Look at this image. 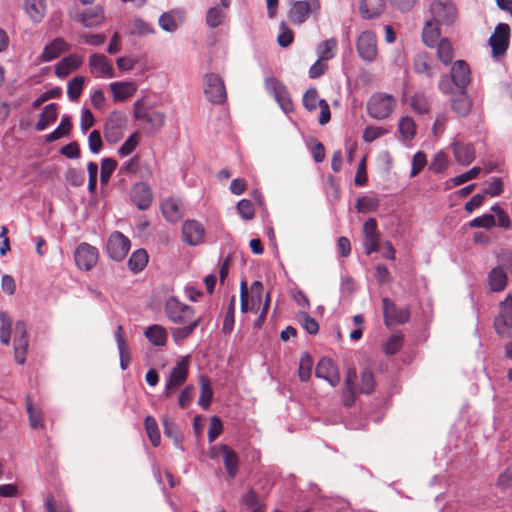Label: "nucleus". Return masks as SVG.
<instances>
[{"label":"nucleus","instance_id":"51","mask_svg":"<svg viewBox=\"0 0 512 512\" xmlns=\"http://www.w3.org/2000/svg\"><path fill=\"white\" fill-rule=\"evenodd\" d=\"M375 389L374 374L371 369L365 368L361 372V383L359 387L360 393L371 394Z\"/></svg>","mask_w":512,"mask_h":512},{"label":"nucleus","instance_id":"15","mask_svg":"<svg viewBox=\"0 0 512 512\" xmlns=\"http://www.w3.org/2000/svg\"><path fill=\"white\" fill-rule=\"evenodd\" d=\"M315 376L326 380L333 387L337 386L340 382L338 367L328 357H323L319 360L315 368Z\"/></svg>","mask_w":512,"mask_h":512},{"label":"nucleus","instance_id":"26","mask_svg":"<svg viewBox=\"0 0 512 512\" xmlns=\"http://www.w3.org/2000/svg\"><path fill=\"white\" fill-rule=\"evenodd\" d=\"M386 7L385 0H361L359 11L362 18L370 20L379 17Z\"/></svg>","mask_w":512,"mask_h":512},{"label":"nucleus","instance_id":"21","mask_svg":"<svg viewBox=\"0 0 512 512\" xmlns=\"http://www.w3.org/2000/svg\"><path fill=\"white\" fill-rule=\"evenodd\" d=\"M451 79L453 83L464 90V88L470 83V67L464 60H457L451 68Z\"/></svg>","mask_w":512,"mask_h":512},{"label":"nucleus","instance_id":"29","mask_svg":"<svg viewBox=\"0 0 512 512\" xmlns=\"http://www.w3.org/2000/svg\"><path fill=\"white\" fill-rule=\"evenodd\" d=\"M26 412L28 415L29 426L33 430H43L45 428L44 414L42 410L33 405L30 396L26 397Z\"/></svg>","mask_w":512,"mask_h":512},{"label":"nucleus","instance_id":"6","mask_svg":"<svg viewBox=\"0 0 512 512\" xmlns=\"http://www.w3.org/2000/svg\"><path fill=\"white\" fill-rule=\"evenodd\" d=\"M127 125V118L121 111H113L107 118L104 125V137L108 143L118 142L124 133Z\"/></svg>","mask_w":512,"mask_h":512},{"label":"nucleus","instance_id":"42","mask_svg":"<svg viewBox=\"0 0 512 512\" xmlns=\"http://www.w3.org/2000/svg\"><path fill=\"white\" fill-rule=\"evenodd\" d=\"M398 130L403 140L411 141L416 134V124L412 117L404 116L399 120Z\"/></svg>","mask_w":512,"mask_h":512},{"label":"nucleus","instance_id":"40","mask_svg":"<svg viewBox=\"0 0 512 512\" xmlns=\"http://www.w3.org/2000/svg\"><path fill=\"white\" fill-rule=\"evenodd\" d=\"M488 282L492 291L499 292L505 289L507 285V276L505 271L500 268H494L488 276Z\"/></svg>","mask_w":512,"mask_h":512},{"label":"nucleus","instance_id":"49","mask_svg":"<svg viewBox=\"0 0 512 512\" xmlns=\"http://www.w3.org/2000/svg\"><path fill=\"white\" fill-rule=\"evenodd\" d=\"M380 205V200L372 196H362L356 200V209L360 213L375 211Z\"/></svg>","mask_w":512,"mask_h":512},{"label":"nucleus","instance_id":"4","mask_svg":"<svg viewBox=\"0 0 512 512\" xmlns=\"http://www.w3.org/2000/svg\"><path fill=\"white\" fill-rule=\"evenodd\" d=\"M166 317L174 324H186L195 318V310L182 303L177 297H169L164 304Z\"/></svg>","mask_w":512,"mask_h":512},{"label":"nucleus","instance_id":"34","mask_svg":"<svg viewBox=\"0 0 512 512\" xmlns=\"http://www.w3.org/2000/svg\"><path fill=\"white\" fill-rule=\"evenodd\" d=\"M162 423L164 434L170 438L178 448L183 450L182 443L184 440V435L178 428L175 421L169 416L165 415L162 418Z\"/></svg>","mask_w":512,"mask_h":512},{"label":"nucleus","instance_id":"53","mask_svg":"<svg viewBox=\"0 0 512 512\" xmlns=\"http://www.w3.org/2000/svg\"><path fill=\"white\" fill-rule=\"evenodd\" d=\"M413 69L417 74H423L429 78L434 76L426 54H418L413 61Z\"/></svg>","mask_w":512,"mask_h":512},{"label":"nucleus","instance_id":"11","mask_svg":"<svg viewBox=\"0 0 512 512\" xmlns=\"http://www.w3.org/2000/svg\"><path fill=\"white\" fill-rule=\"evenodd\" d=\"M106 248L111 259L121 261L130 249V240L121 232L115 231L109 236Z\"/></svg>","mask_w":512,"mask_h":512},{"label":"nucleus","instance_id":"46","mask_svg":"<svg viewBox=\"0 0 512 512\" xmlns=\"http://www.w3.org/2000/svg\"><path fill=\"white\" fill-rule=\"evenodd\" d=\"M72 129L71 118L68 115H64L61 119L58 127L47 136V141L53 142L56 141L70 133Z\"/></svg>","mask_w":512,"mask_h":512},{"label":"nucleus","instance_id":"54","mask_svg":"<svg viewBox=\"0 0 512 512\" xmlns=\"http://www.w3.org/2000/svg\"><path fill=\"white\" fill-rule=\"evenodd\" d=\"M0 340L3 344L9 345L11 339L12 323L9 315L6 312H0Z\"/></svg>","mask_w":512,"mask_h":512},{"label":"nucleus","instance_id":"44","mask_svg":"<svg viewBox=\"0 0 512 512\" xmlns=\"http://www.w3.org/2000/svg\"><path fill=\"white\" fill-rule=\"evenodd\" d=\"M200 397L198 399V404L204 409L207 410L211 404L213 398V390L210 384V381L202 376L200 378Z\"/></svg>","mask_w":512,"mask_h":512},{"label":"nucleus","instance_id":"20","mask_svg":"<svg viewBox=\"0 0 512 512\" xmlns=\"http://www.w3.org/2000/svg\"><path fill=\"white\" fill-rule=\"evenodd\" d=\"M205 234L203 225L196 220H187L182 226L183 240L190 246L198 245L202 242Z\"/></svg>","mask_w":512,"mask_h":512},{"label":"nucleus","instance_id":"38","mask_svg":"<svg viewBox=\"0 0 512 512\" xmlns=\"http://www.w3.org/2000/svg\"><path fill=\"white\" fill-rule=\"evenodd\" d=\"M435 47L438 60L444 65H449L454 58V49L450 40L445 37L441 38Z\"/></svg>","mask_w":512,"mask_h":512},{"label":"nucleus","instance_id":"37","mask_svg":"<svg viewBox=\"0 0 512 512\" xmlns=\"http://www.w3.org/2000/svg\"><path fill=\"white\" fill-rule=\"evenodd\" d=\"M452 108L461 117L469 114L471 110V101L465 90H460L452 98Z\"/></svg>","mask_w":512,"mask_h":512},{"label":"nucleus","instance_id":"25","mask_svg":"<svg viewBox=\"0 0 512 512\" xmlns=\"http://www.w3.org/2000/svg\"><path fill=\"white\" fill-rule=\"evenodd\" d=\"M83 63L80 56L71 54L64 57L55 66V75L59 78L68 76L71 72L76 71Z\"/></svg>","mask_w":512,"mask_h":512},{"label":"nucleus","instance_id":"7","mask_svg":"<svg viewBox=\"0 0 512 512\" xmlns=\"http://www.w3.org/2000/svg\"><path fill=\"white\" fill-rule=\"evenodd\" d=\"M384 322L386 326L405 324L410 319V309L397 308L395 303L389 298L382 299Z\"/></svg>","mask_w":512,"mask_h":512},{"label":"nucleus","instance_id":"48","mask_svg":"<svg viewBox=\"0 0 512 512\" xmlns=\"http://www.w3.org/2000/svg\"><path fill=\"white\" fill-rule=\"evenodd\" d=\"M410 106L414 112L418 114H426L429 112L430 103L428 98L422 93H415L410 97Z\"/></svg>","mask_w":512,"mask_h":512},{"label":"nucleus","instance_id":"23","mask_svg":"<svg viewBox=\"0 0 512 512\" xmlns=\"http://www.w3.org/2000/svg\"><path fill=\"white\" fill-rule=\"evenodd\" d=\"M453 155L457 163L467 166L475 159V149L472 144L455 141L452 144Z\"/></svg>","mask_w":512,"mask_h":512},{"label":"nucleus","instance_id":"2","mask_svg":"<svg viewBox=\"0 0 512 512\" xmlns=\"http://www.w3.org/2000/svg\"><path fill=\"white\" fill-rule=\"evenodd\" d=\"M397 105L396 98L387 93L377 92L371 95L367 102V112L376 120L388 118Z\"/></svg>","mask_w":512,"mask_h":512},{"label":"nucleus","instance_id":"3","mask_svg":"<svg viewBox=\"0 0 512 512\" xmlns=\"http://www.w3.org/2000/svg\"><path fill=\"white\" fill-rule=\"evenodd\" d=\"M430 13L431 19L443 26H453L459 18L458 9L452 0H434L430 4Z\"/></svg>","mask_w":512,"mask_h":512},{"label":"nucleus","instance_id":"27","mask_svg":"<svg viewBox=\"0 0 512 512\" xmlns=\"http://www.w3.org/2000/svg\"><path fill=\"white\" fill-rule=\"evenodd\" d=\"M104 11L99 6L84 9L80 16V22L87 28H94L104 22Z\"/></svg>","mask_w":512,"mask_h":512},{"label":"nucleus","instance_id":"43","mask_svg":"<svg viewBox=\"0 0 512 512\" xmlns=\"http://www.w3.org/2000/svg\"><path fill=\"white\" fill-rule=\"evenodd\" d=\"M338 42L335 38L327 39L318 45L317 52L319 58L328 61L335 57L337 52Z\"/></svg>","mask_w":512,"mask_h":512},{"label":"nucleus","instance_id":"61","mask_svg":"<svg viewBox=\"0 0 512 512\" xmlns=\"http://www.w3.org/2000/svg\"><path fill=\"white\" fill-rule=\"evenodd\" d=\"M237 211L244 220H251L255 215L254 206L248 199H242L237 203Z\"/></svg>","mask_w":512,"mask_h":512},{"label":"nucleus","instance_id":"1","mask_svg":"<svg viewBox=\"0 0 512 512\" xmlns=\"http://www.w3.org/2000/svg\"><path fill=\"white\" fill-rule=\"evenodd\" d=\"M134 117L136 120L148 125L151 134L158 133L165 124V114L153 106L148 105L144 99L137 100L134 104Z\"/></svg>","mask_w":512,"mask_h":512},{"label":"nucleus","instance_id":"36","mask_svg":"<svg viewBox=\"0 0 512 512\" xmlns=\"http://www.w3.org/2000/svg\"><path fill=\"white\" fill-rule=\"evenodd\" d=\"M145 336L154 346L161 347L166 345L168 333L163 326L154 324L146 329Z\"/></svg>","mask_w":512,"mask_h":512},{"label":"nucleus","instance_id":"30","mask_svg":"<svg viewBox=\"0 0 512 512\" xmlns=\"http://www.w3.org/2000/svg\"><path fill=\"white\" fill-rule=\"evenodd\" d=\"M441 24H438L434 20L430 19L428 20L422 30V40L423 43L430 48L435 47V45L439 42L440 35V26Z\"/></svg>","mask_w":512,"mask_h":512},{"label":"nucleus","instance_id":"45","mask_svg":"<svg viewBox=\"0 0 512 512\" xmlns=\"http://www.w3.org/2000/svg\"><path fill=\"white\" fill-rule=\"evenodd\" d=\"M144 425H145V430H146L147 436H148L151 444L154 447L159 446V444L161 442V436H160V431H159L158 424H157L155 418L150 415L146 416L145 420H144Z\"/></svg>","mask_w":512,"mask_h":512},{"label":"nucleus","instance_id":"33","mask_svg":"<svg viewBox=\"0 0 512 512\" xmlns=\"http://www.w3.org/2000/svg\"><path fill=\"white\" fill-rule=\"evenodd\" d=\"M161 210L164 218L168 222L175 223L182 217L181 205L177 199H165L161 204Z\"/></svg>","mask_w":512,"mask_h":512},{"label":"nucleus","instance_id":"47","mask_svg":"<svg viewBox=\"0 0 512 512\" xmlns=\"http://www.w3.org/2000/svg\"><path fill=\"white\" fill-rule=\"evenodd\" d=\"M85 78L83 76H75L68 82L67 96L71 101H77L83 91Z\"/></svg>","mask_w":512,"mask_h":512},{"label":"nucleus","instance_id":"50","mask_svg":"<svg viewBox=\"0 0 512 512\" xmlns=\"http://www.w3.org/2000/svg\"><path fill=\"white\" fill-rule=\"evenodd\" d=\"M313 367V359L309 353L305 352L301 355L298 367V376L301 381H308L311 376Z\"/></svg>","mask_w":512,"mask_h":512},{"label":"nucleus","instance_id":"19","mask_svg":"<svg viewBox=\"0 0 512 512\" xmlns=\"http://www.w3.org/2000/svg\"><path fill=\"white\" fill-rule=\"evenodd\" d=\"M89 70L92 75L98 78L114 77V68L103 54L95 53L89 57Z\"/></svg>","mask_w":512,"mask_h":512},{"label":"nucleus","instance_id":"63","mask_svg":"<svg viewBox=\"0 0 512 512\" xmlns=\"http://www.w3.org/2000/svg\"><path fill=\"white\" fill-rule=\"evenodd\" d=\"M242 503L250 510L265 507V505L260 502L259 497L253 488H250L243 496Z\"/></svg>","mask_w":512,"mask_h":512},{"label":"nucleus","instance_id":"8","mask_svg":"<svg viewBox=\"0 0 512 512\" xmlns=\"http://www.w3.org/2000/svg\"><path fill=\"white\" fill-rule=\"evenodd\" d=\"M356 48L362 60L373 62L378 53L375 33L372 31L361 32L357 38Z\"/></svg>","mask_w":512,"mask_h":512},{"label":"nucleus","instance_id":"56","mask_svg":"<svg viewBox=\"0 0 512 512\" xmlns=\"http://www.w3.org/2000/svg\"><path fill=\"white\" fill-rule=\"evenodd\" d=\"M404 338L401 334H393L384 344V352L387 355H395L403 346Z\"/></svg>","mask_w":512,"mask_h":512},{"label":"nucleus","instance_id":"59","mask_svg":"<svg viewBox=\"0 0 512 512\" xmlns=\"http://www.w3.org/2000/svg\"><path fill=\"white\" fill-rule=\"evenodd\" d=\"M318 91L316 88H309L303 96V105L308 111H314L319 106Z\"/></svg>","mask_w":512,"mask_h":512},{"label":"nucleus","instance_id":"62","mask_svg":"<svg viewBox=\"0 0 512 512\" xmlns=\"http://www.w3.org/2000/svg\"><path fill=\"white\" fill-rule=\"evenodd\" d=\"M496 224L495 217L492 214H484L480 217H476L470 221L469 225L472 228H485L490 229Z\"/></svg>","mask_w":512,"mask_h":512},{"label":"nucleus","instance_id":"24","mask_svg":"<svg viewBox=\"0 0 512 512\" xmlns=\"http://www.w3.org/2000/svg\"><path fill=\"white\" fill-rule=\"evenodd\" d=\"M70 50L69 44L62 38H55L51 43L45 46L40 60L42 62H49L58 58L62 53Z\"/></svg>","mask_w":512,"mask_h":512},{"label":"nucleus","instance_id":"18","mask_svg":"<svg viewBox=\"0 0 512 512\" xmlns=\"http://www.w3.org/2000/svg\"><path fill=\"white\" fill-rule=\"evenodd\" d=\"M363 246L365 253L370 255L380 250L379 240L380 235L377 229V222L374 218H369L365 221L363 226Z\"/></svg>","mask_w":512,"mask_h":512},{"label":"nucleus","instance_id":"13","mask_svg":"<svg viewBox=\"0 0 512 512\" xmlns=\"http://www.w3.org/2000/svg\"><path fill=\"white\" fill-rule=\"evenodd\" d=\"M498 335H504L512 328V295L509 294L499 305V314L494 321Z\"/></svg>","mask_w":512,"mask_h":512},{"label":"nucleus","instance_id":"60","mask_svg":"<svg viewBox=\"0 0 512 512\" xmlns=\"http://www.w3.org/2000/svg\"><path fill=\"white\" fill-rule=\"evenodd\" d=\"M448 166V156L445 152L439 151L430 163L429 169L434 173L443 172Z\"/></svg>","mask_w":512,"mask_h":512},{"label":"nucleus","instance_id":"57","mask_svg":"<svg viewBox=\"0 0 512 512\" xmlns=\"http://www.w3.org/2000/svg\"><path fill=\"white\" fill-rule=\"evenodd\" d=\"M117 167V161L113 158H104L101 162L100 182L107 184Z\"/></svg>","mask_w":512,"mask_h":512},{"label":"nucleus","instance_id":"10","mask_svg":"<svg viewBox=\"0 0 512 512\" xmlns=\"http://www.w3.org/2000/svg\"><path fill=\"white\" fill-rule=\"evenodd\" d=\"M98 256L97 248L86 242L79 244L74 252L77 267L85 271H89L96 265Z\"/></svg>","mask_w":512,"mask_h":512},{"label":"nucleus","instance_id":"9","mask_svg":"<svg viewBox=\"0 0 512 512\" xmlns=\"http://www.w3.org/2000/svg\"><path fill=\"white\" fill-rule=\"evenodd\" d=\"M489 45L492 49L493 57L504 55L509 47L510 27L506 23H499L493 34L489 38Z\"/></svg>","mask_w":512,"mask_h":512},{"label":"nucleus","instance_id":"52","mask_svg":"<svg viewBox=\"0 0 512 512\" xmlns=\"http://www.w3.org/2000/svg\"><path fill=\"white\" fill-rule=\"evenodd\" d=\"M225 16L226 15L223 11V7L220 5H216L207 11L206 23L210 28H216L219 25H221Z\"/></svg>","mask_w":512,"mask_h":512},{"label":"nucleus","instance_id":"22","mask_svg":"<svg viewBox=\"0 0 512 512\" xmlns=\"http://www.w3.org/2000/svg\"><path fill=\"white\" fill-rule=\"evenodd\" d=\"M221 456L229 478L234 479L238 474L240 466L238 454L228 445L221 444Z\"/></svg>","mask_w":512,"mask_h":512},{"label":"nucleus","instance_id":"41","mask_svg":"<svg viewBox=\"0 0 512 512\" xmlns=\"http://www.w3.org/2000/svg\"><path fill=\"white\" fill-rule=\"evenodd\" d=\"M148 263V254L146 250L144 249H138L132 253L128 260V267L129 269L134 272L138 273L142 271Z\"/></svg>","mask_w":512,"mask_h":512},{"label":"nucleus","instance_id":"31","mask_svg":"<svg viewBox=\"0 0 512 512\" xmlns=\"http://www.w3.org/2000/svg\"><path fill=\"white\" fill-rule=\"evenodd\" d=\"M201 320V317H198L196 319L190 320L186 324H182L183 327L173 328L171 330L173 341L177 345L182 344L188 337L193 334L195 329L200 325Z\"/></svg>","mask_w":512,"mask_h":512},{"label":"nucleus","instance_id":"32","mask_svg":"<svg viewBox=\"0 0 512 512\" xmlns=\"http://www.w3.org/2000/svg\"><path fill=\"white\" fill-rule=\"evenodd\" d=\"M24 8L29 18L35 22H41L46 15L45 0H25Z\"/></svg>","mask_w":512,"mask_h":512},{"label":"nucleus","instance_id":"64","mask_svg":"<svg viewBox=\"0 0 512 512\" xmlns=\"http://www.w3.org/2000/svg\"><path fill=\"white\" fill-rule=\"evenodd\" d=\"M496 486L501 491H506L512 488V471L510 469H506L498 475Z\"/></svg>","mask_w":512,"mask_h":512},{"label":"nucleus","instance_id":"28","mask_svg":"<svg viewBox=\"0 0 512 512\" xmlns=\"http://www.w3.org/2000/svg\"><path fill=\"white\" fill-rule=\"evenodd\" d=\"M109 88L114 101H124L135 94L137 85L132 81L113 82L109 85Z\"/></svg>","mask_w":512,"mask_h":512},{"label":"nucleus","instance_id":"39","mask_svg":"<svg viewBox=\"0 0 512 512\" xmlns=\"http://www.w3.org/2000/svg\"><path fill=\"white\" fill-rule=\"evenodd\" d=\"M182 22V17L176 12H165L159 17V26L167 32H174L177 30Z\"/></svg>","mask_w":512,"mask_h":512},{"label":"nucleus","instance_id":"58","mask_svg":"<svg viewBox=\"0 0 512 512\" xmlns=\"http://www.w3.org/2000/svg\"><path fill=\"white\" fill-rule=\"evenodd\" d=\"M155 32L152 24L144 21L143 19L137 18L132 23L131 33L138 36H146Z\"/></svg>","mask_w":512,"mask_h":512},{"label":"nucleus","instance_id":"12","mask_svg":"<svg viewBox=\"0 0 512 512\" xmlns=\"http://www.w3.org/2000/svg\"><path fill=\"white\" fill-rule=\"evenodd\" d=\"M189 368V359L185 357L177 362L171 371L170 377L166 383L165 395L169 397L173 391L178 389L187 379Z\"/></svg>","mask_w":512,"mask_h":512},{"label":"nucleus","instance_id":"17","mask_svg":"<svg viewBox=\"0 0 512 512\" xmlns=\"http://www.w3.org/2000/svg\"><path fill=\"white\" fill-rule=\"evenodd\" d=\"M130 198L133 204L142 211L150 208L153 201V193L148 184L138 182L131 188Z\"/></svg>","mask_w":512,"mask_h":512},{"label":"nucleus","instance_id":"14","mask_svg":"<svg viewBox=\"0 0 512 512\" xmlns=\"http://www.w3.org/2000/svg\"><path fill=\"white\" fill-rule=\"evenodd\" d=\"M28 334L26 330V323L19 320L15 324L14 336V357L18 364L25 363V356L28 348Z\"/></svg>","mask_w":512,"mask_h":512},{"label":"nucleus","instance_id":"55","mask_svg":"<svg viewBox=\"0 0 512 512\" xmlns=\"http://www.w3.org/2000/svg\"><path fill=\"white\" fill-rule=\"evenodd\" d=\"M298 322L310 335H316L319 331L318 322L306 312L297 315Z\"/></svg>","mask_w":512,"mask_h":512},{"label":"nucleus","instance_id":"5","mask_svg":"<svg viewBox=\"0 0 512 512\" xmlns=\"http://www.w3.org/2000/svg\"><path fill=\"white\" fill-rule=\"evenodd\" d=\"M204 93L208 101L213 104H223L227 99L224 81L215 73L204 76Z\"/></svg>","mask_w":512,"mask_h":512},{"label":"nucleus","instance_id":"35","mask_svg":"<svg viewBox=\"0 0 512 512\" xmlns=\"http://www.w3.org/2000/svg\"><path fill=\"white\" fill-rule=\"evenodd\" d=\"M58 116V105L56 103L48 104L40 114L39 120L35 125L37 131L45 130L51 123L55 122Z\"/></svg>","mask_w":512,"mask_h":512},{"label":"nucleus","instance_id":"16","mask_svg":"<svg viewBox=\"0 0 512 512\" xmlns=\"http://www.w3.org/2000/svg\"><path fill=\"white\" fill-rule=\"evenodd\" d=\"M292 5L289 10V20L293 24H302L309 17L313 8L319 7L318 0L291 1Z\"/></svg>","mask_w":512,"mask_h":512}]
</instances>
